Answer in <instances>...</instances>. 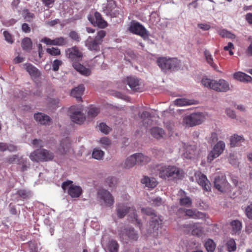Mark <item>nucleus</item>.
Returning a JSON list of instances; mask_svg holds the SVG:
<instances>
[{
    "mask_svg": "<svg viewBox=\"0 0 252 252\" xmlns=\"http://www.w3.org/2000/svg\"><path fill=\"white\" fill-rule=\"evenodd\" d=\"M155 170L158 172L159 177L163 179L176 181L182 179L184 176L183 170L175 166L159 164L156 166Z\"/></svg>",
    "mask_w": 252,
    "mask_h": 252,
    "instance_id": "nucleus-1",
    "label": "nucleus"
},
{
    "mask_svg": "<svg viewBox=\"0 0 252 252\" xmlns=\"http://www.w3.org/2000/svg\"><path fill=\"white\" fill-rule=\"evenodd\" d=\"M203 86L218 92L225 93L230 90V85L226 80L223 79L213 80L203 78L201 80Z\"/></svg>",
    "mask_w": 252,
    "mask_h": 252,
    "instance_id": "nucleus-2",
    "label": "nucleus"
},
{
    "mask_svg": "<svg viewBox=\"0 0 252 252\" xmlns=\"http://www.w3.org/2000/svg\"><path fill=\"white\" fill-rule=\"evenodd\" d=\"M116 211L118 218H123L127 213H128L130 221L136 225H140V221L137 218V215L134 208L131 207L127 204L120 203L117 206Z\"/></svg>",
    "mask_w": 252,
    "mask_h": 252,
    "instance_id": "nucleus-3",
    "label": "nucleus"
},
{
    "mask_svg": "<svg viewBox=\"0 0 252 252\" xmlns=\"http://www.w3.org/2000/svg\"><path fill=\"white\" fill-rule=\"evenodd\" d=\"M141 212L143 214L153 216L151 220L150 231L151 233H154V236H158V232H156V231H158L161 228L162 224L161 217L155 215L154 210L149 208H142Z\"/></svg>",
    "mask_w": 252,
    "mask_h": 252,
    "instance_id": "nucleus-4",
    "label": "nucleus"
},
{
    "mask_svg": "<svg viewBox=\"0 0 252 252\" xmlns=\"http://www.w3.org/2000/svg\"><path fill=\"white\" fill-rule=\"evenodd\" d=\"M205 119V116L203 113H193L184 117L183 124L186 127H189L200 125Z\"/></svg>",
    "mask_w": 252,
    "mask_h": 252,
    "instance_id": "nucleus-5",
    "label": "nucleus"
},
{
    "mask_svg": "<svg viewBox=\"0 0 252 252\" xmlns=\"http://www.w3.org/2000/svg\"><path fill=\"white\" fill-rule=\"evenodd\" d=\"M158 65L163 70L174 69L180 65V62L177 58H167L160 57L157 61Z\"/></svg>",
    "mask_w": 252,
    "mask_h": 252,
    "instance_id": "nucleus-6",
    "label": "nucleus"
},
{
    "mask_svg": "<svg viewBox=\"0 0 252 252\" xmlns=\"http://www.w3.org/2000/svg\"><path fill=\"white\" fill-rule=\"evenodd\" d=\"M71 120L77 124H82L85 120L86 117L83 113L82 106H72L69 110Z\"/></svg>",
    "mask_w": 252,
    "mask_h": 252,
    "instance_id": "nucleus-7",
    "label": "nucleus"
},
{
    "mask_svg": "<svg viewBox=\"0 0 252 252\" xmlns=\"http://www.w3.org/2000/svg\"><path fill=\"white\" fill-rule=\"evenodd\" d=\"M225 148V144L223 141H218L210 151L207 157L209 162H212L214 159L219 157L224 151Z\"/></svg>",
    "mask_w": 252,
    "mask_h": 252,
    "instance_id": "nucleus-8",
    "label": "nucleus"
},
{
    "mask_svg": "<svg viewBox=\"0 0 252 252\" xmlns=\"http://www.w3.org/2000/svg\"><path fill=\"white\" fill-rule=\"evenodd\" d=\"M62 187L65 191L68 190V193L72 197H78L82 193V189L78 186H74L72 182L67 181L63 183Z\"/></svg>",
    "mask_w": 252,
    "mask_h": 252,
    "instance_id": "nucleus-9",
    "label": "nucleus"
},
{
    "mask_svg": "<svg viewBox=\"0 0 252 252\" xmlns=\"http://www.w3.org/2000/svg\"><path fill=\"white\" fill-rule=\"evenodd\" d=\"M97 197L108 207L112 206L114 203V198L111 193L107 190L100 189L97 191Z\"/></svg>",
    "mask_w": 252,
    "mask_h": 252,
    "instance_id": "nucleus-10",
    "label": "nucleus"
},
{
    "mask_svg": "<svg viewBox=\"0 0 252 252\" xmlns=\"http://www.w3.org/2000/svg\"><path fill=\"white\" fill-rule=\"evenodd\" d=\"M116 4L113 0H107L106 3H103L102 6V11L107 16L112 17L118 16V10L115 9Z\"/></svg>",
    "mask_w": 252,
    "mask_h": 252,
    "instance_id": "nucleus-11",
    "label": "nucleus"
},
{
    "mask_svg": "<svg viewBox=\"0 0 252 252\" xmlns=\"http://www.w3.org/2000/svg\"><path fill=\"white\" fill-rule=\"evenodd\" d=\"M214 183L216 189L220 192H224L229 189V184L226 180L225 176L223 174L216 176Z\"/></svg>",
    "mask_w": 252,
    "mask_h": 252,
    "instance_id": "nucleus-12",
    "label": "nucleus"
},
{
    "mask_svg": "<svg viewBox=\"0 0 252 252\" xmlns=\"http://www.w3.org/2000/svg\"><path fill=\"white\" fill-rule=\"evenodd\" d=\"M119 236L123 241H126L127 239L131 240H136L138 237L137 233L133 228H129L121 229L119 230Z\"/></svg>",
    "mask_w": 252,
    "mask_h": 252,
    "instance_id": "nucleus-13",
    "label": "nucleus"
},
{
    "mask_svg": "<svg viewBox=\"0 0 252 252\" xmlns=\"http://www.w3.org/2000/svg\"><path fill=\"white\" fill-rule=\"evenodd\" d=\"M194 178L197 183L204 190L207 191L210 190V183L205 175L199 171H196L194 173Z\"/></svg>",
    "mask_w": 252,
    "mask_h": 252,
    "instance_id": "nucleus-14",
    "label": "nucleus"
},
{
    "mask_svg": "<svg viewBox=\"0 0 252 252\" xmlns=\"http://www.w3.org/2000/svg\"><path fill=\"white\" fill-rule=\"evenodd\" d=\"M129 31L143 37L147 36V31L145 28L139 23H131L128 28Z\"/></svg>",
    "mask_w": 252,
    "mask_h": 252,
    "instance_id": "nucleus-15",
    "label": "nucleus"
},
{
    "mask_svg": "<svg viewBox=\"0 0 252 252\" xmlns=\"http://www.w3.org/2000/svg\"><path fill=\"white\" fill-rule=\"evenodd\" d=\"M183 155L186 158L190 159L193 158L197 153V148L194 145H189L183 143Z\"/></svg>",
    "mask_w": 252,
    "mask_h": 252,
    "instance_id": "nucleus-16",
    "label": "nucleus"
},
{
    "mask_svg": "<svg viewBox=\"0 0 252 252\" xmlns=\"http://www.w3.org/2000/svg\"><path fill=\"white\" fill-rule=\"evenodd\" d=\"M67 56L73 63L80 61L83 56L82 53L76 47H73L67 49L65 51Z\"/></svg>",
    "mask_w": 252,
    "mask_h": 252,
    "instance_id": "nucleus-17",
    "label": "nucleus"
},
{
    "mask_svg": "<svg viewBox=\"0 0 252 252\" xmlns=\"http://www.w3.org/2000/svg\"><path fill=\"white\" fill-rule=\"evenodd\" d=\"M94 19L91 16L89 15L88 16V20L91 23L94 25H96L100 28H105L107 26V23L102 18L101 14L98 12H96L94 13Z\"/></svg>",
    "mask_w": 252,
    "mask_h": 252,
    "instance_id": "nucleus-18",
    "label": "nucleus"
},
{
    "mask_svg": "<svg viewBox=\"0 0 252 252\" xmlns=\"http://www.w3.org/2000/svg\"><path fill=\"white\" fill-rule=\"evenodd\" d=\"M34 118L39 124L43 125H49L51 124V118L48 115L42 113L34 114Z\"/></svg>",
    "mask_w": 252,
    "mask_h": 252,
    "instance_id": "nucleus-19",
    "label": "nucleus"
},
{
    "mask_svg": "<svg viewBox=\"0 0 252 252\" xmlns=\"http://www.w3.org/2000/svg\"><path fill=\"white\" fill-rule=\"evenodd\" d=\"M127 82L129 87L134 91H140L141 83L135 77H129L127 78Z\"/></svg>",
    "mask_w": 252,
    "mask_h": 252,
    "instance_id": "nucleus-20",
    "label": "nucleus"
},
{
    "mask_svg": "<svg viewBox=\"0 0 252 252\" xmlns=\"http://www.w3.org/2000/svg\"><path fill=\"white\" fill-rule=\"evenodd\" d=\"M185 213L186 216L195 219H204L206 216L205 213L196 210L186 209Z\"/></svg>",
    "mask_w": 252,
    "mask_h": 252,
    "instance_id": "nucleus-21",
    "label": "nucleus"
},
{
    "mask_svg": "<svg viewBox=\"0 0 252 252\" xmlns=\"http://www.w3.org/2000/svg\"><path fill=\"white\" fill-rule=\"evenodd\" d=\"M106 252H118L119 245L114 240H109L104 246Z\"/></svg>",
    "mask_w": 252,
    "mask_h": 252,
    "instance_id": "nucleus-22",
    "label": "nucleus"
},
{
    "mask_svg": "<svg viewBox=\"0 0 252 252\" xmlns=\"http://www.w3.org/2000/svg\"><path fill=\"white\" fill-rule=\"evenodd\" d=\"M70 143L68 139L62 141L57 150V152L60 155H63L69 151Z\"/></svg>",
    "mask_w": 252,
    "mask_h": 252,
    "instance_id": "nucleus-23",
    "label": "nucleus"
},
{
    "mask_svg": "<svg viewBox=\"0 0 252 252\" xmlns=\"http://www.w3.org/2000/svg\"><path fill=\"white\" fill-rule=\"evenodd\" d=\"M178 195L180 197V204L183 206L189 207L191 206L192 202L190 198L186 195L185 192L180 189L178 191Z\"/></svg>",
    "mask_w": 252,
    "mask_h": 252,
    "instance_id": "nucleus-24",
    "label": "nucleus"
},
{
    "mask_svg": "<svg viewBox=\"0 0 252 252\" xmlns=\"http://www.w3.org/2000/svg\"><path fill=\"white\" fill-rule=\"evenodd\" d=\"M24 68L32 78H37L40 75V71L33 65L26 63L23 65Z\"/></svg>",
    "mask_w": 252,
    "mask_h": 252,
    "instance_id": "nucleus-25",
    "label": "nucleus"
},
{
    "mask_svg": "<svg viewBox=\"0 0 252 252\" xmlns=\"http://www.w3.org/2000/svg\"><path fill=\"white\" fill-rule=\"evenodd\" d=\"M72 65L76 71L83 75L87 76L91 74V71L90 68H86L85 66L78 63H73Z\"/></svg>",
    "mask_w": 252,
    "mask_h": 252,
    "instance_id": "nucleus-26",
    "label": "nucleus"
},
{
    "mask_svg": "<svg viewBox=\"0 0 252 252\" xmlns=\"http://www.w3.org/2000/svg\"><path fill=\"white\" fill-rule=\"evenodd\" d=\"M173 104L178 107H183L195 104V101L191 99H188L185 98L176 99L173 102Z\"/></svg>",
    "mask_w": 252,
    "mask_h": 252,
    "instance_id": "nucleus-27",
    "label": "nucleus"
},
{
    "mask_svg": "<svg viewBox=\"0 0 252 252\" xmlns=\"http://www.w3.org/2000/svg\"><path fill=\"white\" fill-rule=\"evenodd\" d=\"M235 79L243 82H252V77L249 75L241 71H238L233 74Z\"/></svg>",
    "mask_w": 252,
    "mask_h": 252,
    "instance_id": "nucleus-28",
    "label": "nucleus"
},
{
    "mask_svg": "<svg viewBox=\"0 0 252 252\" xmlns=\"http://www.w3.org/2000/svg\"><path fill=\"white\" fill-rule=\"evenodd\" d=\"M85 88L83 85H80L74 88L71 92V96L75 97L78 101H81V96L84 91Z\"/></svg>",
    "mask_w": 252,
    "mask_h": 252,
    "instance_id": "nucleus-29",
    "label": "nucleus"
},
{
    "mask_svg": "<svg viewBox=\"0 0 252 252\" xmlns=\"http://www.w3.org/2000/svg\"><path fill=\"white\" fill-rule=\"evenodd\" d=\"M139 117L141 123H142V125L146 128L149 125L152 124L151 116L148 112L144 111L141 114H139Z\"/></svg>",
    "mask_w": 252,
    "mask_h": 252,
    "instance_id": "nucleus-30",
    "label": "nucleus"
},
{
    "mask_svg": "<svg viewBox=\"0 0 252 252\" xmlns=\"http://www.w3.org/2000/svg\"><path fill=\"white\" fill-rule=\"evenodd\" d=\"M135 155L136 158L137 164L138 165H145L151 161L150 157L142 153H135Z\"/></svg>",
    "mask_w": 252,
    "mask_h": 252,
    "instance_id": "nucleus-31",
    "label": "nucleus"
},
{
    "mask_svg": "<svg viewBox=\"0 0 252 252\" xmlns=\"http://www.w3.org/2000/svg\"><path fill=\"white\" fill-rule=\"evenodd\" d=\"M141 183L150 188H154L157 185V182L154 178L144 176L141 179Z\"/></svg>",
    "mask_w": 252,
    "mask_h": 252,
    "instance_id": "nucleus-32",
    "label": "nucleus"
},
{
    "mask_svg": "<svg viewBox=\"0 0 252 252\" xmlns=\"http://www.w3.org/2000/svg\"><path fill=\"white\" fill-rule=\"evenodd\" d=\"M204 55L207 63L216 71L220 72L219 70L218 66L214 63L213 57L210 52L207 50L204 52Z\"/></svg>",
    "mask_w": 252,
    "mask_h": 252,
    "instance_id": "nucleus-33",
    "label": "nucleus"
},
{
    "mask_svg": "<svg viewBox=\"0 0 252 252\" xmlns=\"http://www.w3.org/2000/svg\"><path fill=\"white\" fill-rule=\"evenodd\" d=\"M187 225L191 229V233L193 235L200 236L202 234V228L199 224L189 223Z\"/></svg>",
    "mask_w": 252,
    "mask_h": 252,
    "instance_id": "nucleus-34",
    "label": "nucleus"
},
{
    "mask_svg": "<svg viewBox=\"0 0 252 252\" xmlns=\"http://www.w3.org/2000/svg\"><path fill=\"white\" fill-rule=\"evenodd\" d=\"M86 46L90 50H97L99 49V44L95 39L89 37L85 42Z\"/></svg>",
    "mask_w": 252,
    "mask_h": 252,
    "instance_id": "nucleus-35",
    "label": "nucleus"
},
{
    "mask_svg": "<svg viewBox=\"0 0 252 252\" xmlns=\"http://www.w3.org/2000/svg\"><path fill=\"white\" fill-rule=\"evenodd\" d=\"M45 153H41L40 150H37L32 152L30 156V158L31 160L34 162H39L43 161L42 158H44L41 155L44 154Z\"/></svg>",
    "mask_w": 252,
    "mask_h": 252,
    "instance_id": "nucleus-36",
    "label": "nucleus"
},
{
    "mask_svg": "<svg viewBox=\"0 0 252 252\" xmlns=\"http://www.w3.org/2000/svg\"><path fill=\"white\" fill-rule=\"evenodd\" d=\"M245 139L243 136L234 134L230 137V145L231 147L239 146L241 143L244 141Z\"/></svg>",
    "mask_w": 252,
    "mask_h": 252,
    "instance_id": "nucleus-37",
    "label": "nucleus"
},
{
    "mask_svg": "<svg viewBox=\"0 0 252 252\" xmlns=\"http://www.w3.org/2000/svg\"><path fill=\"white\" fill-rule=\"evenodd\" d=\"M136 164H137L136 158L134 154L126 159L124 166L126 168H130L133 167Z\"/></svg>",
    "mask_w": 252,
    "mask_h": 252,
    "instance_id": "nucleus-38",
    "label": "nucleus"
},
{
    "mask_svg": "<svg viewBox=\"0 0 252 252\" xmlns=\"http://www.w3.org/2000/svg\"><path fill=\"white\" fill-rule=\"evenodd\" d=\"M151 133L155 138L159 139L163 136L164 131L162 128L155 127L151 129Z\"/></svg>",
    "mask_w": 252,
    "mask_h": 252,
    "instance_id": "nucleus-39",
    "label": "nucleus"
},
{
    "mask_svg": "<svg viewBox=\"0 0 252 252\" xmlns=\"http://www.w3.org/2000/svg\"><path fill=\"white\" fill-rule=\"evenodd\" d=\"M232 231L233 234H236L239 232L242 228V223L238 220H234L230 223Z\"/></svg>",
    "mask_w": 252,
    "mask_h": 252,
    "instance_id": "nucleus-40",
    "label": "nucleus"
},
{
    "mask_svg": "<svg viewBox=\"0 0 252 252\" xmlns=\"http://www.w3.org/2000/svg\"><path fill=\"white\" fill-rule=\"evenodd\" d=\"M17 164L21 165V171L24 172L30 168V164L27 160L21 157L17 160Z\"/></svg>",
    "mask_w": 252,
    "mask_h": 252,
    "instance_id": "nucleus-41",
    "label": "nucleus"
},
{
    "mask_svg": "<svg viewBox=\"0 0 252 252\" xmlns=\"http://www.w3.org/2000/svg\"><path fill=\"white\" fill-rule=\"evenodd\" d=\"M218 33L220 36L223 38H227L231 39H234L236 38V36L234 34L225 29H221L218 31Z\"/></svg>",
    "mask_w": 252,
    "mask_h": 252,
    "instance_id": "nucleus-42",
    "label": "nucleus"
},
{
    "mask_svg": "<svg viewBox=\"0 0 252 252\" xmlns=\"http://www.w3.org/2000/svg\"><path fill=\"white\" fill-rule=\"evenodd\" d=\"M22 47L24 50L30 51L32 48V42L30 38L26 37L22 41Z\"/></svg>",
    "mask_w": 252,
    "mask_h": 252,
    "instance_id": "nucleus-43",
    "label": "nucleus"
},
{
    "mask_svg": "<svg viewBox=\"0 0 252 252\" xmlns=\"http://www.w3.org/2000/svg\"><path fill=\"white\" fill-rule=\"evenodd\" d=\"M104 156V152L98 148L94 149L92 153V157L97 160H101Z\"/></svg>",
    "mask_w": 252,
    "mask_h": 252,
    "instance_id": "nucleus-44",
    "label": "nucleus"
},
{
    "mask_svg": "<svg viewBox=\"0 0 252 252\" xmlns=\"http://www.w3.org/2000/svg\"><path fill=\"white\" fill-rule=\"evenodd\" d=\"M226 247L229 252H232L236 249V244L234 239H229L226 243Z\"/></svg>",
    "mask_w": 252,
    "mask_h": 252,
    "instance_id": "nucleus-45",
    "label": "nucleus"
},
{
    "mask_svg": "<svg viewBox=\"0 0 252 252\" xmlns=\"http://www.w3.org/2000/svg\"><path fill=\"white\" fill-rule=\"evenodd\" d=\"M205 247L208 252H213L216 248V244L211 239H208L205 243Z\"/></svg>",
    "mask_w": 252,
    "mask_h": 252,
    "instance_id": "nucleus-46",
    "label": "nucleus"
},
{
    "mask_svg": "<svg viewBox=\"0 0 252 252\" xmlns=\"http://www.w3.org/2000/svg\"><path fill=\"white\" fill-rule=\"evenodd\" d=\"M6 150L14 151L16 150V147L12 145H8L5 143L0 142V152H3Z\"/></svg>",
    "mask_w": 252,
    "mask_h": 252,
    "instance_id": "nucleus-47",
    "label": "nucleus"
},
{
    "mask_svg": "<svg viewBox=\"0 0 252 252\" xmlns=\"http://www.w3.org/2000/svg\"><path fill=\"white\" fill-rule=\"evenodd\" d=\"M41 153L44 152L45 153L41 155L44 158H42L43 161H48L52 160L54 158L53 154L47 150L40 149Z\"/></svg>",
    "mask_w": 252,
    "mask_h": 252,
    "instance_id": "nucleus-48",
    "label": "nucleus"
},
{
    "mask_svg": "<svg viewBox=\"0 0 252 252\" xmlns=\"http://www.w3.org/2000/svg\"><path fill=\"white\" fill-rule=\"evenodd\" d=\"M229 162L233 166H237L238 165V159L236 154L230 153L229 154Z\"/></svg>",
    "mask_w": 252,
    "mask_h": 252,
    "instance_id": "nucleus-49",
    "label": "nucleus"
},
{
    "mask_svg": "<svg viewBox=\"0 0 252 252\" xmlns=\"http://www.w3.org/2000/svg\"><path fill=\"white\" fill-rule=\"evenodd\" d=\"M99 143L102 148L106 149L110 146L111 144V141L107 137H104L100 138Z\"/></svg>",
    "mask_w": 252,
    "mask_h": 252,
    "instance_id": "nucleus-50",
    "label": "nucleus"
},
{
    "mask_svg": "<svg viewBox=\"0 0 252 252\" xmlns=\"http://www.w3.org/2000/svg\"><path fill=\"white\" fill-rule=\"evenodd\" d=\"M66 39L63 37H58L53 39V45L63 46L67 43Z\"/></svg>",
    "mask_w": 252,
    "mask_h": 252,
    "instance_id": "nucleus-51",
    "label": "nucleus"
},
{
    "mask_svg": "<svg viewBox=\"0 0 252 252\" xmlns=\"http://www.w3.org/2000/svg\"><path fill=\"white\" fill-rule=\"evenodd\" d=\"M99 112L98 108L96 107L90 108L88 112V116L90 118H93L96 116Z\"/></svg>",
    "mask_w": 252,
    "mask_h": 252,
    "instance_id": "nucleus-52",
    "label": "nucleus"
},
{
    "mask_svg": "<svg viewBox=\"0 0 252 252\" xmlns=\"http://www.w3.org/2000/svg\"><path fill=\"white\" fill-rule=\"evenodd\" d=\"M106 35V32L105 31L101 30L99 31L97 33V35L95 36L94 39L99 44H100L102 42V39Z\"/></svg>",
    "mask_w": 252,
    "mask_h": 252,
    "instance_id": "nucleus-53",
    "label": "nucleus"
},
{
    "mask_svg": "<svg viewBox=\"0 0 252 252\" xmlns=\"http://www.w3.org/2000/svg\"><path fill=\"white\" fill-rule=\"evenodd\" d=\"M245 212L247 217L250 219H252V202H251L244 209Z\"/></svg>",
    "mask_w": 252,
    "mask_h": 252,
    "instance_id": "nucleus-54",
    "label": "nucleus"
},
{
    "mask_svg": "<svg viewBox=\"0 0 252 252\" xmlns=\"http://www.w3.org/2000/svg\"><path fill=\"white\" fill-rule=\"evenodd\" d=\"M98 127L99 129L105 134H108L111 131V128L103 123H100Z\"/></svg>",
    "mask_w": 252,
    "mask_h": 252,
    "instance_id": "nucleus-55",
    "label": "nucleus"
},
{
    "mask_svg": "<svg viewBox=\"0 0 252 252\" xmlns=\"http://www.w3.org/2000/svg\"><path fill=\"white\" fill-rule=\"evenodd\" d=\"M23 16L28 21H32L34 17V14L29 11L28 10H24L23 12Z\"/></svg>",
    "mask_w": 252,
    "mask_h": 252,
    "instance_id": "nucleus-56",
    "label": "nucleus"
},
{
    "mask_svg": "<svg viewBox=\"0 0 252 252\" xmlns=\"http://www.w3.org/2000/svg\"><path fill=\"white\" fill-rule=\"evenodd\" d=\"M47 52L52 56H58L60 55L61 51L58 48L52 47L51 48H47Z\"/></svg>",
    "mask_w": 252,
    "mask_h": 252,
    "instance_id": "nucleus-57",
    "label": "nucleus"
},
{
    "mask_svg": "<svg viewBox=\"0 0 252 252\" xmlns=\"http://www.w3.org/2000/svg\"><path fill=\"white\" fill-rule=\"evenodd\" d=\"M225 113L226 115L231 119H235L237 118L234 111L229 108H226Z\"/></svg>",
    "mask_w": 252,
    "mask_h": 252,
    "instance_id": "nucleus-58",
    "label": "nucleus"
},
{
    "mask_svg": "<svg viewBox=\"0 0 252 252\" xmlns=\"http://www.w3.org/2000/svg\"><path fill=\"white\" fill-rule=\"evenodd\" d=\"M62 63V61L59 60H55L54 61L52 64L53 70L55 71H58Z\"/></svg>",
    "mask_w": 252,
    "mask_h": 252,
    "instance_id": "nucleus-59",
    "label": "nucleus"
},
{
    "mask_svg": "<svg viewBox=\"0 0 252 252\" xmlns=\"http://www.w3.org/2000/svg\"><path fill=\"white\" fill-rule=\"evenodd\" d=\"M18 195L23 198H27L30 195V192L24 189H21L18 191Z\"/></svg>",
    "mask_w": 252,
    "mask_h": 252,
    "instance_id": "nucleus-60",
    "label": "nucleus"
},
{
    "mask_svg": "<svg viewBox=\"0 0 252 252\" xmlns=\"http://www.w3.org/2000/svg\"><path fill=\"white\" fill-rule=\"evenodd\" d=\"M3 35L5 38V40L9 43H12L13 42V40L12 39V37L11 35L7 31H4L3 32Z\"/></svg>",
    "mask_w": 252,
    "mask_h": 252,
    "instance_id": "nucleus-61",
    "label": "nucleus"
},
{
    "mask_svg": "<svg viewBox=\"0 0 252 252\" xmlns=\"http://www.w3.org/2000/svg\"><path fill=\"white\" fill-rule=\"evenodd\" d=\"M197 27L203 31H208L211 28L210 25L207 23H198Z\"/></svg>",
    "mask_w": 252,
    "mask_h": 252,
    "instance_id": "nucleus-62",
    "label": "nucleus"
},
{
    "mask_svg": "<svg viewBox=\"0 0 252 252\" xmlns=\"http://www.w3.org/2000/svg\"><path fill=\"white\" fill-rule=\"evenodd\" d=\"M218 140V135L216 132L211 133L208 138V142L210 143H214Z\"/></svg>",
    "mask_w": 252,
    "mask_h": 252,
    "instance_id": "nucleus-63",
    "label": "nucleus"
},
{
    "mask_svg": "<svg viewBox=\"0 0 252 252\" xmlns=\"http://www.w3.org/2000/svg\"><path fill=\"white\" fill-rule=\"evenodd\" d=\"M69 36L73 39L77 41L80 40V37L78 33L75 31H71L69 33Z\"/></svg>",
    "mask_w": 252,
    "mask_h": 252,
    "instance_id": "nucleus-64",
    "label": "nucleus"
}]
</instances>
